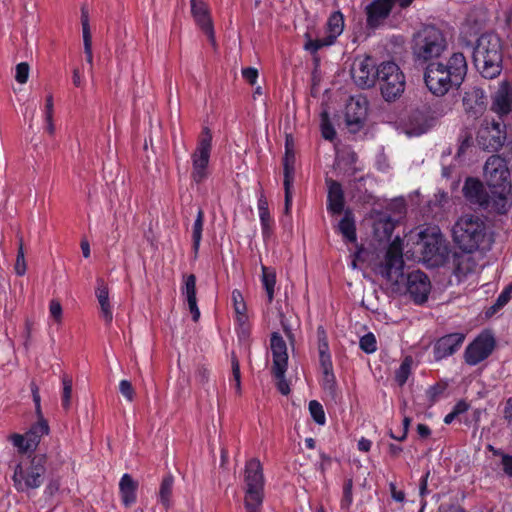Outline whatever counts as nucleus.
<instances>
[{
    "label": "nucleus",
    "instance_id": "1",
    "mask_svg": "<svg viewBox=\"0 0 512 512\" xmlns=\"http://www.w3.org/2000/svg\"><path fill=\"white\" fill-rule=\"evenodd\" d=\"M402 242L397 237L393 240L385 254L384 261L376 266V273L383 277L388 283L400 290V285L405 284L406 292L416 304H423L427 301L431 290V283L428 276L415 270L407 275L404 280V260L402 253Z\"/></svg>",
    "mask_w": 512,
    "mask_h": 512
},
{
    "label": "nucleus",
    "instance_id": "2",
    "mask_svg": "<svg viewBox=\"0 0 512 512\" xmlns=\"http://www.w3.org/2000/svg\"><path fill=\"white\" fill-rule=\"evenodd\" d=\"M484 175L490 192L496 198L494 199L496 208L499 211H507L512 184L505 159L499 155H491L484 165Z\"/></svg>",
    "mask_w": 512,
    "mask_h": 512
},
{
    "label": "nucleus",
    "instance_id": "3",
    "mask_svg": "<svg viewBox=\"0 0 512 512\" xmlns=\"http://www.w3.org/2000/svg\"><path fill=\"white\" fill-rule=\"evenodd\" d=\"M453 239L462 251L472 253L487 241L486 223L479 216L464 215L453 227Z\"/></svg>",
    "mask_w": 512,
    "mask_h": 512
},
{
    "label": "nucleus",
    "instance_id": "4",
    "mask_svg": "<svg viewBox=\"0 0 512 512\" xmlns=\"http://www.w3.org/2000/svg\"><path fill=\"white\" fill-rule=\"evenodd\" d=\"M447 49L443 31L435 25L422 26L413 36L412 51L416 60H437Z\"/></svg>",
    "mask_w": 512,
    "mask_h": 512
},
{
    "label": "nucleus",
    "instance_id": "5",
    "mask_svg": "<svg viewBox=\"0 0 512 512\" xmlns=\"http://www.w3.org/2000/svg\"><path fill=\"white\" fill-rule=\"evenodd\" d=\"M46 471V456L35 455L29 462L15 465L12 475L13 486L21 493L36 490L44 483Z\"/></svg>",
    "mask_w": 512,
    "mask_h": 512
},
{
    "label": "nucleus",
    "instance_id": "6",
    "mask_svg": "<svg viewBox=\"0 0 512 512\" xmlns=\"http://www.w3.org/2000/svg\"><path fill=\"white\" fill-rule=\"evenodd\" d=\"M467 72V66H426L424 80L435 95L446 94L453 86H460Z\"/></svg>",
    "mask_w": 512,
    "mask_h": 512
},
{
    "label": "nucleus",
    "instance_id": "7",
    "mask_svg": "<svg viewBox=\"0 0 512 512\" xmlns=\"http://www.w3.org/2000/svg\"><path fill=\"white\" fill-rule=\"evenodd\" d=\"M245 497L247 512H261L264 500V475L260 461L252 458L246 462L244 470Z\"/></svg>",
    "mask_w": 512,
    "mask_h": 512
},
{
    "label": "nucleus",
    "instance_id": "8",
    "mask_svg": "<svg viewBox=\"0 0 512 512\" xmlns=\"http://www.w3.org/2000/svg\"><path fill=\"white\" fill-rule=\"evenodd\" d=\"M344 18L340 12H334L329 17L324 31H318L315 28H309L304 37L306 42L304 48L314 53L322 47L332 45L337 37L343 32Z\"/></svg>",
    "mask_w": 512,
    "mask_h": 512
},
{
    "label": "nucleus",
    "instance_id": "9",
    "mask_svg": "<svg viewBox=\"0 0 512 512\" xmlns=\"http://www.w3.org/2000/svg\"><path fill=\"white\" fill-rule=\"evenodd\" d=\"M212 150V133L208 127H204L198 139L196 149L191 154L192 180L199 184L208 177V165Z\"/></svg>",
    "mask_w": 512,
    "mask_h": 512
},
{
    "label": "nucleus",
    "instance_id": "10",
    "mask_svg": "<svg viewBox=\"0 0 512 512\" xmlns=\"http://www.w3.org/2000/svg\"><path fill=\"white\" fill-rule=\"evenodd\" d=\"M467 52L471 55L473 64H500V39L494 33H484L478 40L475 47L466 46Z\"/></svg>",
    "mask_w": 512,
    "mask_h": 512
},
{
    "label": "nucleus",
    "instance_id": "11",
    "mask_svg": "<svg viewBox=\"0 0 512 512\" xmlns=\"http://www.w3.org/2000/svg\"><path fill=\"white\" fill-rule=\"evenodd\" d=\"M420 239L422 242V254L425 260L439 265L448 258V243L439 228L433 227L422 231Z\"/></svg>",
    "mask_w": 512,
    "mask_h": 512
},
{
    "label": "nucleus",
    "instance_id": "12",
    "mask_svg": "<svg viewBox=\"0 0 512 512\" xmlns=\"http://www.w3.org/2000/svg\"><path fill=\"white\" fill-rule=\"evenodd\" d=\"M462 191L466 200L472 205H477L482 209L490 210L498 214H504L507 212L499 211L496 208L494 202V199L496 198L494 197V194L491 193L490 190L487 191L483 183L476 178H467Z\"/></svg>",
    "mask_w": 512,
    "mask_h": 512
},
{
    "label": "nucleus",
    "instance_id": "13",
    "mask_svg": "<svg viewBox=\"0 0 512 512\" xmlns=\"http://www.w3.org/2000/svg\"><path fill=\"white\" fill-rule=\"evenodd\" d=\"M496 340L490 331L480 333L465 349L464 360L469 366H475L486 360L494 351Z\"/></svg>",
    "mask_w": 512,
    "mask_h": 512
},
{
    "label": "nucleus",
    "instance_id": "14",
    "mask_svg": "<svg viewBox=\"0 0 512 512\" xmlns=\"http://www.w3.org/2000/svg\"><path fill=\"white\" fill-rule=\"evenodd\" d=\"M379 82L382 96L386 101H393L404 92L405 76L400 66H382Z\"/></svg>",
    "mask_w": 512,
    "mask_h": 512
},
{
    "label": "nucleus",
    "instance_id": "15",
    "mask_svg": "<svg viewBox=\"0 0 512 512\" xmlns=\"http://www.w3.org/2000/svg\"><path fill=\"white\" fill-rule=\"evenodd\" d=\"M500 126V123L493 121L490 126L479 130L477 143L483 150L496 152L503 146L506 136Z\"/></svg>",
    "mask_w": 512,
    "mask_h": 512
},
{
    "label": "nucleus",
    "instance_id": "16",
    "mask_svg": "<svg viewBox=\"0 0 512 512\" xmlns=\"http://www.w3.org/2000/svg\"><path fill=\"white\" fill-rule=\"evenodd\" d=\"M368 100L363 95H356L349 98L345 109V120L348 126H355L360 129L367 116Z\"/></svg>",
    "mask_w": 512,
    "mask_h": 512
},
{
    "label": "nucleus",
    "instance_id": "17",
    "mask_svg": "<svg viewBox=\"0 0 512 512\" xmlns=\"http://www.w3.org/2000/svg\"><path fill=\"white\" fill-rule=\"evenodd\" d=\"M464 333L456 332L444 335L436 340L433 345V356L435 361H441L456 353L464 343Z\"/></svg>",
    "mask_w": 512,
    "mask_h": 512
},
{
    "label": "nucleus",
    "instance_id": "18",
    "mask_svg": "<svg viewBox=\"0 0 512 512\" xmlns=\"http://www.w3.org/2000/svg\"><path fill=\"white\" fill-rule=\"evenodd\" d=\"M191 13L198 27L206 34L209 42L215 45V33L209 8L201 0H191Z\"/></svg>",
    "mask_w": 512,
    "mask_h": 512
},
{
    "label": "nucleus",
    "instance_id": "19",
    "mask_svg": "<svg viewBox=\"0 0 512 512\" xmlns=\"http://www.w3.org/2000/svg\"><path fill=\"white\" fill-rule=\"evenodd\" d=\"M435 125V118L423 111H413L404 122L405 133L409 136H420Z\"/></svg>",
    "mask_w": 512,
    "mask_h": 512
},
{
    "label": "nucleus",
    "instance_id": "20",
    "mask_svg": "<svg viewBox=\"0 0 512 512\" xmlns=\"http://www.w3.org/2000/svg\"><path fill=\"white\" fill-rule=\"evenodd\" d=\"M270 348L273 356V366L277 374L282 376L286 373L288 366L287 345L283 337L278 332H273L270 337Z\"/></svg>",
    "mask_w": 512,
    "mask_h": 512
},
{
    "label": "nucleus",
    "instance_id": "21",
    "mask_svg": "<svg viewBox=\"0 0 512 512\" xmlns=\"http://www.w3.org/2000/svg\"><path fill=\"white\" fill-rule=\"evenodd\" d=\"M382 66H351L354 83L362 89L373 87L380 79Z\"/></svg>",
    "mask_w": 512,
    "mask_h": 512
},
{
    "label": "nucleus",
    "instance_id": "22",
    "mask_svg": "<svg viewBox=\"0 0 512 512\" xmlns=\"http://www.w3.org/2000/svg\"><path fill=\"white\" fill-rule=\"evenodd\" d=\"M462 102L465 112L473 118H478L485 110V96L479 88L465 92Z\"/></svg>",
    "mask_w": 512,
    "mask_h": 512
},
{
    "label": "nucleus",
    "instance_id": "23",
    "mask_svg": "<svg viewBox=\"0 0 512 512\" xmlns=\"http://www.w3.org/2000/svg\"><path fill=\"white\" fill-rule=\"evenodd\" d=\"M181 294L188 304V308L192 315L193 321L197 322L200 318V310L197 305L196 276L194 274L183 276V286L181 287Z\"/></svg>",
    "mask_w": 512,
    "mask_h": 512
},
{
    "label": "nucleus",
    "instance_id": "24",
    "mask_svg": "<svg viewBox=\"0 0 512 512\" xmlns=\"http://www.w3.org/2000/svg\"><path fill=\"white\" fill-rule=\"evenodd\" d=\"M391 0H375L366 8L367 25L371 28L379 26L382 20L388 17L392 9Z\"/></svg>",
    "mask_w": 512,
    "mask_h": 512
},
{
    "label": "nucleus",
    "instance_id": "25",
    "mask_svg": "<svg viewBox=\"0 0 512 512\" xmlns=\"http://www.w3.org/2000/svg\"><path fill=\"white\" fill-rule=\"evenodd\" d=\"M328 186L327 209L332 214H340L344 209L345 199L342 185L333 179H326Z\"/></svg>",
    "mask_w": 512,
    "mask_h": 512
},
{
    "label": "nucleus",
    "instance_id": "26",
    "mask_svg": "<svg viewBox=\"0 0 512 512\" xmlns=\"http://www.w3.org/2000/svg\"><path fill=\"white\" fill-rule=\"evenodd\" d=\"M468 252H454L451 257L453 273L458 278L467 276L474 271L475 261Z\"/></svg>",
    "mask_w": 512,
    "mask_h": 512
},
{
    "label": "nucleus",
    "instance_id": "27",
    "mask_svg": "<svg viewBox=\"0 0 512 512\" xmlns=\"http://www.w3.org/2000/svg\"><path fill=\"white\" fill-rule=\"evenodd\" d=\"M95 294L100 305L101 317L104 319L106 325H110L113 320V313L109 301V289L103 279L97 280Z\"/></svg>",
    "mask_w": 512,
    "mask_h": 512
},
{
    "label": "nucleus",
    "instance_id": "28",
    "mask_svg": "<svg viewBox=\"0 0 512 512\" xmlns=\"http://www.w3.org/2000/svg\"><path fill=\"white\" fill-rule=\"evenodd\" d=\"M138 483L129 475L124 474L119 482L121 500L124 506L128 507L136 502V491Z\"/></svg>",
    "mask_w": 512,
    "mask_h": 512
},
{
    "label": "nucleus",
    "instance_id": "29",
    "mask_svg": "<svg viewBox=\"0 0 512 512\" xmlns=\"http://www.w3.org/2000/svg\"><path fill=\"white\" fill-rule=\"evenodd\" d=\"M49 433V425L47 421L41 417L38 418V421L31 426L29 431H27L24 435L28 438L27 446L28 448H33L35 451L41 441V438Z\"/></svg>",
    "mask_w": 512,
    "mask_h": 512
},
{
    "label": "nucleus",
    "instance_id": "30",
    "mask_svg": "<svg viewBox=\"0 0 512 512\" xmlns=\"http://www.w3.org/2000/svg\"><path fill=\"white\" fill-rule=\"evenodd\" d=\"M491 110L500 117L508 115L512 110V96L505 89H500L493 98Z\"/></svg>",
    "mask_w": 512,
    "mask_h": 512
},
{
    "label": "nucleus",
    "instance_id": "31",
    "mask_svg": "<svg viewBox=\"0 0 512 512\" xmlns=\"http://www.w3.org/2000/svg\"><path fill=\"white\" fill-rule=\"evenodd\" d=\"M338 231L346 242L354 243L357 240L356 225L353 213L350 210L344 212V216L338 223Z\"/></svg>",
    "mask_w": 512,
    "mask_h": 512
},
{
    "label": "nucleus",
    "instance_id": "32",
    "mask_svg": "<svg viewBox=\"0 0 512 512\" xmlns=\"http://www.w3.org/2000/svg\"><path fill=\"white\" fill-rule=\"evenodd\" d=\"M81 24H82V32H83V44H84V55L85 61L89 64L92 63V36L90 32L89 26V13L86 6H82L81 8Z\"/></svg>",
    "mask_w": 512,
    "mask_h": 512
},
{
    "label": "nucleus",
    "instance_id": "33",
    "mask_svg": "<svg viewBox=\"0 0 512 512\" xmlns=\"http://www.w3.org/2000/svg\"><path fill=\"white\" fill-rule=\"evenodd\" d=\"M258 210L262 228V235L264 238H269L272 233V218L269 213L268 202L263 195H261L260 198L258 199Z\"/></svg>",
    "mask_w": 512,
    "mask_h": 512
},
{
    "label": "nucleus",
    "instance_id": "34",
    "mask_svg": "<svg viewBox=\"0 0 512 512\" xmlns=\"http://www.w3.org/2000/svg\"><path fill=\"white\" fill-rule=\"evenodd\" d=\"M174 485V477L172 474H167L163 477L159 488V502L166 508H170L172 503V491Z\"/></svg>",
    "mask_w": 512,
    "mask_h": 512
},
{
    "label": "nucleus",
    "instance_id": "35",
    "mask_svg": "<svg viewBox=\"0 0 512 512\" xmlns=\"http://www.w3.org/2000/svg\"><path fill=\"white\" fill-rule=\"evenodd\" d=\"M262 285L266 291L268 303H272L274 299V287L276 284V273L273 268L262 265Z\"/></svg>",
    "mask_w": 512,
    "mask_h": 512
},
{
    "label": "nucleus",
    "instance_id": "36",
    "mask_svg": "<svg viewBox=\"0 0 512 512\" xmlns=\"http://www.w3.org/2000/svg\"><path fill=\"white\" fill-rule=\"evenodd\" d=\"M512 298V283L507 285L497 297L495 303L487 308L486 317H492L501 310Z\"/></svg>",
    "mask_w": 512,
    "mask_h": 512
},
{
    "label": "nucleus",
    "instance_id": "37",
    "mask_svg": "<svg viewBox=\"0 0 512 512\" xmlns=\"http://www.w3.org/2000/svg\"><path fill=\"white\" fill-rule=\"evenodd\" d=\"M322 377V388L331 397L332 400L337 401L339 392L337 388L336 378L333 370L324 371Z\"/></svg>",
    "mask_w": 512,
    "mask_h": 512
},
{
    "label": "nucleus",
    "instance_id": "38",
    "mask_svg": "<svg viewBox=\"0 0 512 512\" xmlns=\"http://www.w3.org/2000/svg\"><path fill=\"white\" fill-rule=\"evenodd\" d=\"M204 225V211L200 208L197 212L196 219L194 221L192 227V241H193V250L195 254L198 253L200 242L202 239V231Z\"/></svg>",
    "mask_w": 512,
    "mask_h": 512
},
{
    "label": "nucleus",
    "instance_id": "39",
    "mask_svg": "<svg viewBox=\"0 0 512 512\" xmlns=\"http://www.w3.org/2000/svg\"><path fill=\"white\" fill-rule=\"evenodd\" d=\"M413 359L411 356H407L403 359L401 362L399 368L395 372V381L397 384L402 387L407 382L410 374H411V367H412Z\"/></svg>",
    "mask_w": 512,
    "mask_h": 512
},
{
    "label": "nucleus",
    "instance_id": "40",
    "mask_svg": "<svg viewBox=\"0 0 512 512\" xmlns=\"http://www.w3.org/2000/svg\"><path fill=\"white\" fill-rule=\"evenodd\" d=\"M62 385L61 404L65 410H68L71 406L72 378L69 375L64 374L62 376Z\"/></svg>",
    "mask_w": 512,
    "mask_h": 512
},
{
    "label": "nucleus",
    "instance_id": "41",
    "mask_svg": "<svg viewBox=\"0 0 512 512\" xmlns=\"http://www.w3.org/2000/svg\"><path fill=\"white\" fill-rule=\"evenodd\" d=\"M321 134L326 140L332 141L336 136V131L330 121L329 114L327 111L321 113Z\"/></svg>",
    "mask_w": 512,
    "mask_h": 512
},
{
    "label": "nucleus",
    "instance_id": "42",
    "mask_svg": "<svg viewBox=\"0 0 512 512\" xmlns=\"http://www.w3.org/2000/svg\"><path fill=\"white\" fill-rule=\"evenodd\" d=\"M28 438L24 434L14 433L9 436V441L14 447L17 448L20 454H27L34 452L33 448L27 446Z\"/></svg>",
    "mask_w": 512,
    "mask_h": 512
},
{
    "label": "nucleus",
    "instance_id": "43",
    "mask_svg": "<svg viewBox=\"0 0 512 512\" xmlns=\"http://www.w3.org/2000/svg\"><path fill=\"white\" fill-rule=\"evenodd\" d=\"M309 411L312 419L318 425H324L326 422L325 412L323 406L317 400H311L309 402Z\"/></svg>",
    "mask_w": 512,
    "mask_h": 512
},
{
    "label": "nucleus",
    "instance_id": "44",
    "mask_svg": "<svg viewBox=\"0 0 512 512\" xmlns=\"http://www.w3.org/2000/svg\"><path fill=\"white\" fill-rule=\"evenodd\" d=\"M353 503V480L346 479L343 485V497L341 499V508L348 510Z\"/></svg>",
    "mask_w": 512,
    "mask_h": 512
},
{
    "label": "nucleus",
    "instance_id": "45",
    "mask_svg": "<svg viewBox=\"0 0 512 512\" xmlns=\"http://www.w3.org/2000/svg\"><path fill=\"white\" fill-rule=\"evenodd\" d=\"M359 346L360 349L367 354L374 353L377 350V341L374 334L369 332L362 336L359 341Z\"/></svg>",
    "mask_w": 512,
    "mask_h": 512
},
{
    "label": "nucleus",
    "instance_id": "46",
    "mask_svg": "<svg viewBox=\"0 0 512 512\" xmlns=\"http://www.w3.org/2000/svg\"><path fill=\"white\" fill-rule=\"evenodd\" d=\"M231 298L233 301V306L236 315L246 313L247 307L242 293L239 290L235 289L232 291Z\"/></svg>",
    "mask_w": 512,
    "mask_h": 512
},
{
    "label": "nucleus",
    "instance_id": "47",
    "mask_svg": "<svg viewBox=\"0 0 512 512\" xmlns=\"http://www.w3.org/2000/svg\"><path fill=\"white\" fill-rule=\"evenodd\" d=\"M459 147L457 151V156L460 157L465 153V151L472 145L473 143V137L472 134L464 130L459 135Z\"/></svg>",
    "mask_w": 512,
    "mask_h": 512
},
{
    "label": "nucleus",
    "instance_id": "48",
    "mask_svg": "<svg viewBox=\"0 0 512 512\" xmlns=\"http://www.w3.org/2000/svg\"><path fill=\"white\" fill-rule=\"evenodd\" d=\"M317 338L319 354L330 353L327 333L323 326L317 328Z\"/></svg>",
    "mask_w": 512,
    "mask_h": 512
},
{
    "label": "nucleus",
    "instance_id": "49",
    "mask_svg": "<svg viewBox=\"0 0 512 512\" xmlns=\"http://www.w3.org/2000/svg\"><path fill=\"white\" fill-rule=\"evenodd\" d=\"M284 188H292L295 179V165L283 164Z\"/></svg>",
    "mask_w": 512,
    "mask_h": 512
},
{
    "label": "nucleus",
    "instance_id": "50",
    "mask_svg": "<svg viewBox=\"0 0 512 512\" xmlns=\"http://www.w3.org/2000/svg\"><path fill=\"white\" fill-rule=\"evenodd\" d=\"M119 391L129 402L134 400L135 390L130 381L121 380L119 383Z\"/></svg>",
    "mask_w": 512,
    "mask_h": 512
},
{
    "label": "nucleus",
    "instance_id": "51",
    "mask_svg": "<svg viewBox=\"0 0 512 512\" xmlns=\"http://www.w3.org/2000/svg\"><path fill=\"white\" fill-rule=\"evenodd\" d=\"M478 71L482 77L486 79H493L497 77L502 70V66H477Z\"/></svg>",
    "mask_w": 512,
    "mask_h": 512
},
{
    "label": "nucleus",
    "instance_id": "52",
    "mask_svg": "<svg viewBox=\"0 0 512 512\" xmlns=\"http://www.w3.org/2000/svg\"><path fill=\"white\" fill-rule=\"evenodd\" d=\"M232 376L235 382V389L237 393L241 392V374H240V365L238 359L233 356L232 357Z\"/></svg>",
    "mask_w": 512,
    "mask_h": 512
},
{
    "label": "nucleus",
    "instance_id": "53",
    "mask_svg": "<svg viewBox=\"0 0 512 512\" xmlns=\"http://www.w3.org/2000/svg\"><path fill=\"white\" fill-rule=\"evenodd\" d=\"M15 271H16V274L19 276L24 275V273L26 271V264H25L24 250H23L22 242H20L18 253H17Z\"/></svg>",
    "mask_w": 512,
    "mask_h": 512
},
{
    "label": "nucleus",
    "instance_id": "54",
    "mask_svg": "<svg viewBox=\"0 0 512 512\" xmlns=\"http://www.w3.org/2000/svg\"><path fill=\"white\" fill-rule=\"evenodd\" d=\"M49 312L51 317L57 322L61 323L62 321V306L58 300L52 299L49 303Z\"/></svg>",
    "mask_w": 512,
    "mask_h": 512
},
{
    "label": "nucleus",
    "instance_id": "55",
    "mask_svg": "<svg viewBox=\"0 0 512 512\" xmlns=\"http://www.w3.org/2000/svg\"><path fill=\"white\" fill-rule=\"evenodd\" d=\"M30 389H31V393H32V397H33V402L35 404V411H36V414L38 415V418H41L43 417L42 415V411H41V398H40V393H39V387L37 386V384L32 381L31 384H30Z\"/></svg>",
    "mask_w": 512,
    "mask_h": 512
},
{
    "label": "nucleus",
    "instance_id": "56",
    "mask_svg": "<svg viewBox=\"0 0 512 512\" xmlns=\"http://www.w3.org/2000/svg\"><path fill=\"white\" fill-rule=\"evenodd\" d=\"M380 228L383 229L384 234H385L386 237H390L392 232H393V230H394V223H393V221L391 220L390 217H386L385 219H380L375 224V229L379 230Z\"/></svg>",
    "mask_w": 512,
    "mask_h": 512
},
{
    "label": "nucleus",
    "instance_id": "57",
    "mask_svg": "<svg viewBox=\"0 0 512 512\" xmlns=\"http://www.w3.org/2000/svg\"><path fill=\"white\" fill-rule=\"evenodd\" d=\"M209 375V369L204 365L198 366L195 371V379L202 386H205L208 383Z\"/></svg>",
    "mask_w": 512,
    "mask_h": 512
},
{
    "label": "nucleus",
    "instance_id": "58",
    "mask_svg": "<svg viewBox=\"0 0 512 512\" xmlns=\"http://www.w3.org/2000/svg\"><path fill=\"white\" fill-rule=\"evenodd\" d=\"M273 375L277 379V388L283 395H287L290 392L289 384L285 379V373L282 374V376H279L277 374V370L272 368Z\"/></svg>",
    "mask_w": 512,
    "mask_h": 512
},
{
    "label": "nucleus",
    "instance_id": "59",
    "mask_svg": "<svg viewBox=\"0 0 512 512\" xmlns=\"http://www.w3.org/2000/svg\"><path fill=\"white\" fill-rule=\"evenodd\" d=\"M242 76L248 83L254 85L258 78V70L248 66L242 70Z\"/></svg>",
    "mask_w": 512,
    "mask_h": 512
},
{
    "label": "nucleus",
    "instance_id": "60",
    "mask_svg": "<svg viewBox=\"0 0 512 512\" xmlns=\"http://www.w3.org/2000/svg\"><path fill=\"white\" fill-rule=\"evenodd\" d=\"M29 77V66H16L15 79L20 84H25Z\"/></svg>",
    "mask_w": 512,
    "mask_h": 512
},
{
    "label": "nucleus",
    "instance_id": "61",
    "mask_svg": "<svg viewBox=\"0 0 512 512\" xmlns=\"http://www.w3.org/2000/svg\"><path fill=\"white\" fill-rule=\"evenodd\" d=\"M236 321L239 325L240 333L243 336L248 335L249 333V325H248V317L246 313L236 315Z\"/></svg>",
    "mask_w": 512,
    "mask_h": 512
},
{
    "label": "nucleus",
    "instance_id": "62",
    "mask_svg": "<svg viewBox=\"0 0 512 512\" xmlns=\"http://www.w3.org/2000/svg\"><path fill=\"white\" fill-rule=\"evenodd\" d=\"M319 362L322 372L333 370V364L330 353L319 354Z\"/></svg>",
    "mask_w": 512,
    "mask_h": 512
},
{
    "label": "nucleus",
    "instance_id": "63",
    "mask_svg": "<svg viewBox=\"0 0 512 512\" xmlns=\"http://www.w3.org/2000/svg\"><path fill=\"white\" fill-rule=\"evenodd\" d=\"M295 163H296L295 152H294L293 148L289 146V142L287 140L286 146H285V155L283 158V164L295 165Z\"/></svg>",
    "mask_w": 512,
    "mask_h": 512
},
{
    "label": "nucleus",
    "instance_id": "64",
    "mask_svg": "<svg viewBox=\"0 0 512 512\" xmlns=\"http://www.w3.org/2000/svg\"><path fill=\"white\" fill-rule=\"evenodd\" d=\"M501 459L504 473L509 477H512V456L508 454H501Z\"/></svg>",
    "mask_w": 512,
    "mask_h": 512
}]
</instances>
